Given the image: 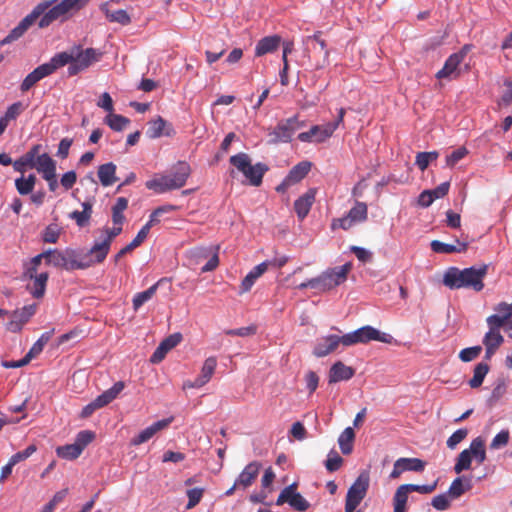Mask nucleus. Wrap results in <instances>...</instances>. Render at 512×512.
<instances>
[{
	"instance_id": "nucleus-1",
	"label": "nucleus",
	"mask_w": 512,
	"mask_h": 512,
	"mask_svg": "<svg viewBox=\"0 0 512 512\" xmlns=\"http://www.w3.org/2000/svg\"><path fill=\"white\" fill-rule=\"evenodd\" d=\"M386 336V334L380 333V331L372 326H363L342 336L328 335L318 338L313 349V354L321 358L336 351L340 345L348 347L359 343H368L372 340L388 342Z\"/></svg>"
},
{
	"instance_id": "nucleus-2",
	"label": "nucleus",
	"mask_w": 512,
	"mask_h": 512,
	"mask_svg": "<svg viewBox=\"0 0 512 512\" xmlns=\"http://www.w3.org/2000/svg\"><path fill=\"white\" fill-rule=\"evenodd\" d=\"M488 273V265L471 266L465 269L449 267L443 276V284L451 290L472 289L480 292L484 288V278Z\"/></svg>"
},
{
	"instance_id": "nucleus-3",
	"label": "nucleus",
	"mask_w": 512,
	"mask_h": 512,
	"mask_svg": "<svg viewBox=\"0 0 512 512\" xmlns=\"http://www.w3.org/2000/svg\"><path fill=\"white\" fill-rule=\"evenodd\" d=\"M190 174V165L187 162L180 161L173 167L171 173L154 177L148 180L145 186L149 190L162 194L167 191L182 188L186 184Z\"/></svg>"
},
{
	"instance_id": "nucleus-4",
	"label": "nucleus",
	"mask_w": 512,
	"mask_h": 512,
	"mask_svg": "<svg viewBox=\"0 0 512 512\" xmlns=\"http://www.w3.org/2000/svg\"><path fill=\"white\" fill-rule=\"evenodd\" d=\"M322 32L316 31L313 35L302 39L305 56L308 57L314 69H322L329 65L330 51L326 41L322 38Z\"/></svg>"
},
{
	"instance_id": "nucleus-5",
	"label": "nucleus",
	"mask_w": 512,
	"mask_h": 512,
	"mask_svg": "<svg viewBox=\"0 0 512 512\" xmlns=\"http://www.w3.org/2000/svg\"><path fill=\"white\" fill-rule=\"evenodd\" d=\"M230 163L236 167L249 180L253 186H260L268 166L264 163L251 164V159L246 153H238L230 157Z\"/></svg>"
},
{
	"instance_id": "nucleus-6",
	"label": "nucleus",
	"mask_w": 512,
	"mask_h": 512,
	"mask_svg": "<svg viewBox=\"0 0 512 512\" xmlns=\"http://www.w3.org/2000/svg\"><path fill=\"white\" fill-rule=\"evenodd\" d=\"M55 0H46L38 3L33 10L26 15L19 24L13 28L9 34L0 41V45L4 46L10 44L19 38H21L25 32L34 24V22L41 17V15L47 10Z\"/></svg>"
},
{
	"instance_id": "nucleus-7",
	"label": "nucleus",
	"mask_w": 512,
	"mask_h": 512,
	"mask_svg": "<svg viewBox=\"0 0 512 512\" xmlns=\"http://www.w3.org/2000/svg\"><path fill=\"white\" fill-rule=\"evenodd\" d=\"M472 458L479 464L486 460L485 441L481 437H476L470 443L469 448L464 449L457 457L454 471L459 474L471 467Z\"/></svg>"
},
{
	"instance_id": "nucleus-8",
	"label": "nucleus",
	"mask_w": 512,
	"mask_h": 512,
	"mask_svg": "<svg viewBox=\"0 0 512 512\" xmlns=\"http://www.w3.org/2000/svg\"><path fill=\"white\" fill-rule=\"evenodd\" d=\"M73 63L68 67V74L70 76L77 75L84 71L93 63L100 60L102 53L94 48L82 49L80 45L73 46Z\"/></svg>"
},
{
	"instance_id": "nucleus-9",
	"label": "nucleus",
	"mask_w": 512,
	"mask_h": 512,
	"mask_svg": "<svg viewBox=\"0 0 512 512\" xmlns=\"http://www.w3.org/2000/svg\"><path fill=\"white\" fill-rule=\"evenodd\" d=\"M302 126H304V122H300L296 115L291 118L281 120L272 130L269 131V143L278 144L281 142H290L295 132Z\"/></svg>"
},
{
	"instance_id": "nucleus-10",
	"label": "nucleus",
	"mask_w": 512,
	"mask_h": 512,
	"mask_svg": "<svg viewBox=\"0 0 512 512\" xmlns=\"http://www.w3.org/2000/svg\"><path fill=\"white\" fill-rule=\"evenodd\" d=\"M369 475L361 473L355 482L348 489L345 501V512H354L361 501L365 498L369 488Z\"/></svg>"
},
{
	"instance_id": "nucleus-11",
	"label": "nucleus",
	"mask_w": 512,
	"mask_h": 512,
	"mask_svg": "<svg viewBox=\"0 0 512 512\" xmlns=\"http://www.w3.org/2000/svg\"><path fill=\"white\" fill-rule=\"evenodd\" d=\"M351 270L352 264L347 262L342 266H337L324 271L318 276L320 291L330 290L344 283Z\"/></svg>"
},
{
	"instance_id": "nucleus-12",
	"label": "nucleus",
	"mask_w": 512,
	"mask_h": 512,
	"mask_svg": "<svg viewBox=\"0 0 512 512\" xmlns=\"http://www.w3.org/2000/svg\"><path fill=\"white\" fill-rule=\"evenodd\" d=\"M125 384L123 381L116 382L111 388L104 391L102 394L96 397L91 403L87 404L83 407L80 416L82 418L90 417L96 410L108 405L114 399L118 397V395L124 389Z\"/></svg>"
},
{
	"instance_id": "nucleus-13",
	"label": "nucleus",
	"mask_w": 512,
	"mask_h": 512,
	"mask_svg": "<svg viewBox=\"0 0 512 512\" xmlns=\"http://www.w3.org/2000/svg\"><path fill=\"white\" fill-rule=\"evenodd\" d=\"M37 308V304H30L14 310L10 314L11 320L5 325L6 329L12 333H19L24 325L35 315Z\"/></svg>"
},
{
	"instance_id": "nucleus-14",
	"label": "nucleus",
	"mask_w": 512,
	"mask_h": 512,
	"mask_svg": "<svg viewBox=\"0 0 512 512\" xmlns=\"http://www.w3.org/2000/svg\"><path fill=\"white\" fill-rule=\"evenodd\" d=\"M312 163L309 161H302L292 167L284 180L276 187L278 193H285L288 188L296 183H299L311 170Z\"/></svg>"
},
{
	"instance_id": "nucleus-15",
	"label": "nucleus",
	"mask_w": 512,
	"mask_h": 512,
	"mask_svg": "<svg viewBox=\"0 0 512 512\" xmlns=\"http://www.w3.org/2000/svg\"><path fill=\"white\" fill-rule=\"evenodd\" d=\"M426 463L419 458L402 457L395 461L393 470L390 473L391 479H397L405 471L422 472Z\"/></svg>"
},
{
	"instance_id": "nucleus-16",
	"label": "nucleus",
	"mask_w": 512,
	"mask_h": 512,
	"mask_svg": "<svg viewBox=\"0 0 512 512\" xmlns=\"http://www.w3.org/2000/svg\"><path fill=\"white\" fill-rule=\"evenodd\" d=\"M467 51L468 46H464L459 52L450 55L445 61L442 69L437 72L436 77L439 79L455 78L458 75L457 68L464 60Z\"/></svg>"
},
{
	"instance_id": "nucleus-17",
	"label": "nucleus",
	"mask_w": 512,
	"mask_h": 512,
	"mask_svg": "<svg viewBox=\"0 0 512 512\" xmlns=\"http://www.w3.org/2000/svg\"><path fill=\"white\" fill-rule=\"evenodd\" d=\"M37 147V152L33 157L32 169H36L42 175V178L56 172V161L47 153H40L42 146L40 144L33 145Z\"/></svg>"
},
{
	"instance_id": "nucleus-18",
	"label": "nucleus",
	"mask_w": 512,
	"mask_h": 512,
	"mask_svg": "<svg viewBox=\"0 0 512 512\" xmlns=\"http://www.w3.org/2000/svg\"><path fill=\"white\" fill-rule=\"evenodd\" d=\"M335 131V125H314L307 132L298 134V139L301 142H324L327 138L331 137Z\"/></svg>"
},
{
	"instance_id": "nucleus-19",
	"label": "nucleus",
	"mask_w": 512,
	"mask_h": 512,
	"mask_svg": "<svg viewBox=\"0 0 512 512\" xmlns=\"http://www.w3.org/2000/svg\"><path fill=\"white\" fill-rule=\"evenodd\" d=\"M92 266V261L75 249H65V270H83Z\"/></svg>"
},
{
	"instance_id": "nucleus-20",
	"label": "nucleus",
	"mask_w": 512,
	"mask_h": 512,
	"mask_svg": "<svg viewBox=\"0 0 512 512\" xmlns=\"http://www.w3.org/2000/svg\"><path fill=\"white\" fill-rule=\"evenodd\" d=\"M174 420V417L159 420L142 430L137 436L131 439V445L138 446L149 441L157 432L166 429Z\"/></svg>"
},
{
	"instance_id": "nucleus-21",
	"label": "nucleus",
	"mask_w": 512,
	"mask_h": 512,
	"mask_svg": "<svg viewBox=\"0 0 512 512\" xmlns=\"http://www.w3.org/2000/svg\"><path fill=\"white\" fill-rule=\"evenodd\" d=\"M175 133L173 126L161 116H157V118L149 122V127L146 132L147 136L151 139L160 138L161 136L172 137Z\"/></svg>"
},
{
	"instance_id": "nucleus-22",
	"label": "nucleus",
	"mask_w": 512,
	"mask_h": 512,
	"mask_svg": "<svg viewBox=\"0 0 512 512\" xmlns=\"http://www.w3.org/2000/svg\"><path fill=\"white\" fill-rule=\"evenodd\" d=\"M182 340L180 333H174L166 337L152 354L150 361L152 363H160L166 356V354L175 348Z\"/></svg>"
},
{
	"instance_id": "nucleus-23",
	"label": "nucleus",
	"mask_w": 512,
	"mask_h": 512,
	"mask_svg": "<svg viewBox=\"0 0 512 512\" xmlns=\"http://www.w3.org/2000/svg\"><path fill=\"white\" fill-rule=\"evenodd\" d=\"M354 375V368L345 365L342 361H336L329 369L328 383L333 384L340 381H348Z\"/></svg>"
},
{
	"instance_id": "nucleus-24",
	"label": "nucleus",
	"mask_w": 512,
	"mask_h": 512,
	"mask_svg": "<svg viewBox=\"0 0 512 512\" xmlns=\"http://www.w3.org/2000/svg\"><path fill=\"white\" fill-rule=\"evenodd\" d=\"M316 193V188H310L302 196L295 200L294 210L300 220H303L308 215L312 205L315 202Z\"/></svg>"
},
{
	"instance_id": "nucleus-25",
	"label": "nucleus",
	"mask_w": 512,
	"mask_h": 512,
	"mask_svg": "<svg viewBox=\"0 0 512 512\" xmlns=\"http://www.w3.org/2000/svg\"><path fill=\"white\" fill-rule=\"evenodd\" d=\"M261 469V463L252 461L245 466L242 472L236 479V484L241 486V489L246 490L256 480Z\"/></svg>"
},
{
	"instance_id": "nucleus-26",
	"label": "nucleus",
	"mask_w": 512,
	"mask_h": 512,
	"mask_svg": "<svg viewBox=\"0 0 512 512\" xmlns=\"http://www.w3.org/2000/svg\"><path fill=\"white\" fill-rule=\"evenodd\" d=\"M269 266L270 262L268 261H264L255 266L242 280L240 292L246 293L250 291L256 280L268 270Z\"/></svg>"
},
{
	"instance_id": "nucleus-27",
	"label": "nucleus",
	"mask_w": 512,
	"mask_h": 512,
	"mask_svg": "<svg viewBox=\"0 0 512 512\" xmlns=\"http://www.w3.org/2000/svg\"><path fill=\"white\" fill-rule=\"evenodd\" d=\"M431 249L433 252L441 254L463 253L468 249V243L458 239L455 241V244H447L439 240H433L431 242Z\"/></svg>"
},
{
	"instance_id": "nucleus-28",
	"label": "nucleus",
	"mask_w": 512,
	"mask_h": 512,
	"mask_svg": "<svg viewBox=\"0 0 512 512\" xmlns=\"http://www.w3.org/2000/svg\"><path fill=\"white\" fill-rule=\"evenodd\" d=\"M110 247L111 244L106 239H103L101 242H95L90 250L84 253V255L88 256L92 261L93 266L95 264L102 263L106 259L110 251Z\"/></svg>"
},
{
	"instance_id": "nucleus-29",
	"label": "nucleus",
	"mask_w": 512,
	"mask_h": 512,
	"mask_svg": "<svg viewBox=\"0 0 512 512\" xmlns=\"http://www.w3.org/2000/svg\"><path fill=\"white\" fill-rule=\"evenodd\" d=\"M73 49H69L67 51H63L60 53L55 54L49 62L44 63L46 69L48 72L53 74L57 69L64 67L65 65L69 64L72 65L73 63Z\"/></svg>"
},
{
	"instance_id": "nucleus-30",
	"label": "nucleus",
	"mask_w": 512,
	"mask_h": 512,
	"mask_svg": "<svg viewBox=\"0 0 512 512\" xmlns=\"http://www.w3.org/2000/svg\"><path fill=\"white\" fill-rule=\"evenodd\" d=\"M48 279V272H41L39 276L29 280L26 288L34 298L41 299L45 295Z\"/></svg>"
},
{
	"instance_id": "nucleus-31",
	"label": "nucleus",
	"mask_w": 512,
	"mask_h": 512,
	"mask_svg": "<svg viewBox=\"0 0 512 512\" xmlns=\"http://www.w3.org/2000/svg\"><path fill=\"white\" fill-rule=\"evenodd\" d=\"M280 43L281 37L279 35L266 36L257 42L255 55L260 57L267 53H272L278 49Z\"/></svg>"
},
{
	"instance_id": "nucleus-32",
	"label": "nucleus",
	"mask_w": 512,
	"mask_h": 512,
	"mask_svg": "<svg viewBox=\"0 0 512 512\" xmlns=\"http://www.w3.org/2000/svg\"><path fill=\"white\" fill-rule=\"evenodd\" d=\"M49 75L50 73L46 69L45 65H39L24 78L20 85L21 92L24 93L29 91L37 82Z\"/></svg>"
},
{
	"instance_id": "nucleus-33",
	"label": "nucleus",
	"mask_w": 512,
	"mask_h": 512,
	"mask_svg": "<svg viewBox=\"0 0 512 512\" xmlns=\"http://www.w3.org/2000/svg\"><path fill=\"white\" fill-rule=\"evenodd\" d=\"M97 175L102 186H112L118 178L116 177V165L112 162L102 164L98 167Z\"/></svg>"
},
{
	"instance_id": "nucleus-34",
	"label": "nucleus",
	"mask_w": 512,
	"mask_h": 512,
	"mask_svg": "<svg viewBox=\"0 0 512 512\" xmlns=\"http://www.w3.org/2000/svg\"><path fill=\"white\" fill-rule=\"evenodd\" d=\"M41 16L38 22V26L41 29L48 27L58 19H61V21L67 20L59 4L51 5Z\"/></svg>"
},
{
	"instance_id": "nucleus-35",
	"label": "nucleus",
	"mask_w": 512,
	"mask_h": 512,
	"mask_svg": "<svg viewBox=\"0 0 512 512\" xmlns=\"http://www.w3.org/2000/svg\"><path fill=\"white\" fill-rule=\"evenodd\" d=\"M108 5L109 2H105L100 6L101 11L105 14L108 21L119 23L123 26L131 23V17L125 10L119 9L116 11H110L108 9Z\"/></svg>"
},
{
	"instance_id": "nucleus-36",
	"label": "nucleus",
	"mask_w": 512,
	"mask_h": 512,
	"mask_svg": "<svg viewBox=\"0 0 512 512\" xmlns=\"http://www.w3.org/2000/svg\"><path fill=\"white\" fill-rule=\"evenodd\" d=\"M25 108L26 106H24L20 101L13 103L7 108L4 116L0 118V135L4 133L9 121L15 120L25 110Z\"/></svg>"
},
{
	"instance_id": "nucleus-37",
	"label": "nucleus",
	"mask_w": 512,
	"mask_h": 512,
	"mask_svg": "<svg viewBox=\"0 0 512 512\" xmlns=\"http://www.w3.org/2000/svg\"><path fill=\"white\" fill-rule=\"evenodd\" d=\"M354 439L355 432L351 427L345 428L344 431L340 434L338 438V444L341 449V452L344 455H349L352 453Z\"/></svg>"
},
{
	"instance_id": "nucleus-38",
	"label": "nucleus",
	"mask_w": 512,
	"mask_h": 512,
	"mask_svg": "<svg viewBox=\"0 0 512 512\" xmlns=\"http://www.w3.org/2000/svg\"><path fill=\"white\" fill-rule=\"evenodd\" d=\"M37 152V147H31L26 153L20 158L12 162L15 171L24 173L27 168L32 169L33 157Z\"/></svg>"
},
{
	"instance_id": "nucleus-39",
	"label": "nucleus",
	"mask_w": 512,
	"mask_h": 512,
	"mask_svg": "<svg viewBox=\"0 0 512 512\" xmlns=\"http://www.w3.org/2000/svg\"><path fill=\"white\" fill-rule=\"evenodd\" d=\"M37 178L34 174H29L28 177L21 176L15 179V187L20 195H28L32 193L36 184Z\"/></svg>"
},
{
	"instance_id": "nucleus-40",
	"label": "nucleus",
	"mask_w": 512,
	"mask_h": 512,
	"mask_svg": "<svg viewBox=\"0 0 512 512\" xmlns=\"http://www.w3.org/2000/svg\"><path fill=\"white\" fill-rule=\"evenodd\" d=\"M216 366H217V359L216 357H208L205 361H204V364L202 366V369H201V373L200 375L197 377L199 379V383L198 385H205L206 383H208L210 381V379L212 378L214 372H215V369H216Z\"/></svg>"
},
{
	"instance_id": "nucleus-41",
	"label": "nucleus",
	"mask_w": 512,
	"mask_h": 512,
	"mask_svg": "<svg viewBox=\"0 0 512 512\" xmlns=\"http://www.w3.org/2000/svg\"><path fill=\"white\" fill-rule=\"evenodd\" d=\"M82 207V211H73L70 214V218L74 219L79 227L86 226L92 214V204L90 202H83Z\"/></svg>"
},
{
	"instance_id": "nucleus-42",
	"label": "nucleus",
	"mask_w": 512,
	"mask_h": 512,
	"mask_svg": "<svg viewBox=\"0 0 512 512\" xmlns=\"http://www.w3.org/2000/svg\"><path fill=\"white\" fill-rule=\"evenodd\" d=\"M82 452L81 447H79L75 442L73 444L59 446L56 449L57 456L66 460L77 459Z\"/></svg>"
},
{
	"instance_id": "nucleus-43",
	"label": "nucleus",
	"mask_w": 512,
	"mask_h": 512,
	"mask_svg": "<svg viewBox=\"0 0 512 512\" xmlns=\"http://www.w3.org/2000/svg\"><path fill=\"white\" fill-rule=\"evenodd\" d=\"M489 365L484 362L478 363L474 368L473 377L469 380L471 388H478L482 385L485 376L489 372Z\"/></svg>"
},
{
	"instance_id": "nucleus-44",
	"label": "nucleus",
	"mask_w": 512,
	"mask_h": 512,
	"mask_svg": "<svg viewBox=\"0 0 512 512\" xmlns=\"http://www.w3.org/2000/svg\"><path fill=\"white\" fill-rule=\"evenodd\" d=\"M128 207V200L125 197H119L112 207V221L114 225H122L125 217L123 215L124 210Z\"/></svg>"
},
{
	"instance_id": "nucleus-45",
	"label": "nucleus",
	"mask_w": 512,
	"mask_h": 512,
	"mask_svg": "<svg viewBox=\"0 0 512 512\" xmlns=\"http://www.w3.org/2000/svg\"><path fill=\"white\" fill-rule=\"evenodd\" d=\"M409 492L400 485L393 497L394 512H406V505Z\"/></svg>"
},
{
	"instance_id": "nucleus-46",
	"label": "nucleus",
	"mask_w": 512,
	"mask_h": 512,
	"mask_svg": "<svg viewBox=\"0 0 512 512\" xmlns=\"http://www.w3.org/2000/svg\"><path fill=\"white\" fill-rule=\"evenodd\" d=\"M47 264L65 269V250L49 249L45 251Z\"/></svg>"
},
{
	"instance_id": "nucleus-47",
	"label": "nucleus",
	"mask_w": 512,
	"mask_h": 512,
	"mask_svg": "<svg viewBox=\"0 0 512 512\" xmlns=\"http://www.w3.org/2000/svg\"><path fill=\"white\" fill-rule=\"evenodd\" d=\"M158 284H154L143 292L135 294L133 297V309L137 311L144 303L149 301L156 293Z\"/></svg>"
},
{
	"instance_id": "nucleus-48",
	"label": "nucleus",
	"mask_w": 512,
	"mask_h": 512,
	"mask_svg": "<svg viewBox=\"0 0 512 512\" xmlns=\"http://www.w3.org/2000/svg\"><path fill=\"white\" fill-rule=\"evenodd\" d=\"M105 123L114 131H122L130 120L122 115L110 113L106 116Z\"/></svg>"
},
{
	"instance_id": "nucleus-49",
	"label": "nucleus",
	"mask_w": 512,
	"mask_h": 512,
	"mask_svg": "<svg viewBox=\"0 0 512 512\" xmlns=\"http://www.w3.org/2000/svg\"><path fill=\"white\" fill-rule=\"evenodd\" d=\"M58 4L67 19H69L75 12L84 8V0H62Z\"/></svg>"
},
{
	"instance_id": "nucleus-50",
	"label": "nucleus",
	"mask_w": 512,
	"mask_h": 512,
	"mask_svg": "<svg viewBox=\"0 0 512 512\" xmlns=\"http://www.w3.org/2000/svg\"><path fill=\"white\" fill-rule=\"evenodd\" d=\"M439 156L437 151L419 152L416 155V165L421 171H424L429 166L430 162L436 160Z\"/></svg>"
},
{
	"instance_id": "nucleus-51",
	"label": "nucleus",
	"mask_w": 512,
	"mask_h": 512,
	"mask_svg": "<svg viewBox=\"0 0 512 512\" xmlns=\"http://www.w3.org/2000/svg\"><path fill=\"white\" fill-rule=\"evenodd\" d=\"M368 208L364 202H356L355 205L349 210L348 215L355 222H363L367 219Z\"/></svg>"
},
{
	"instance_id": "nucleus-52",
	"label": "nucleus",
	"mask_w": 512,
	"mask_h": 512,
	"mask_svg": "<svg viewBox=\"0 0 512 512\" xmlns=\"http://www.w3.org/2000/svg\"><path fill=\"white\" fill-rule=\"evenodd\" d=\"M343 462V458L337 453V451L331 450L325 461V467L329 472H335L341 468Z\"/></svg>"
},
{
	"instance_id": "nucleus-53",
	"label": "nucleus",
	"mask_w": 512,
	"mask_h": 512,
	"mask_svg": "<svg viewBox=\"0 0 512 512\" xmlns=\"http://www.w3.org/2000/svg\"><path fill=\"white\" fill-rule=\"evenodd\" d=\"M54 333V330H51V331H48V332H45L43 333L39 339L32 345V347L30 348V355H34L35 357L37 355H39L43 349H44V346L49 342V340L51 339L52 335Z\"/></svg>"
},
{
	"instance_id": "nucleus-54",
	"label": "nucleus",
	"mask_w": 512,
	"mask_h": 512,
	"mask_svg": "<svg viewBox=\"0 0 512 512\" xmlns=\"http://www.w3.org/2000/svg\"><path fill=\"white\" fill-rule=\"evenodd\" d=\"M296 490H297L296 483H292L291 485L285 487L279 494V496L276 500V505L281 506L284 503L290 504V501L293 498V496L298 493Z\"/></svg>"
},
{
	"instance_id": "nucleus-55",
	"label": "nucleus",
	"mask_w": 512,
	"mask_h": 512,
	"mask_svg": "<svg viewBox=\"0 0 512 512\" xmlns=\"http://www.w3.org/2000/svg\"><path fill=\"white\" fill-rule=\"evenodd\" d=\"M503 342L504 338L499 331H488L483 338L484 346L499 348Z\"/></svg>"
},
{
	"instance_id": "nucleus-56",
	"label": "nucleus",
	"mask_w": 512,
	"mask_h": 512,
	"mask_svg": "<svg viewBox=\"0 0 512 512\" xmlns=\"http://www.w3.org/2000/svg\"><path fill=\"white\" fill-rule=\"evenodd\" d=\"M481 352H482L481 346H473V347L464 348L460 351L459 358L463 362H470V361L478 358V356L481 354Z\"/></svg>"
},
{
	"instance_id": "nucleus-57",
	"label": "nucleus",
	"mask_w": 512,
	"mask_h": 512,
	"mask_svg": "<svg viewBox=\"0 0 512 512\" xmlns=\"http://www.w3.org/2000/svg\"><path fill=\"white\" fill-rule=\"evenodd\" d=\"M469 488V485L468 487L465 488L462 482V478L458 477L454 479L453 482L451 483L448 490V494L451 498L456 499L463 495L465 491L468 490Z\"/></svg>"
},
{
	"instance_id": "nucleus-58",
	"label": "nucleus",
	"mask_w": 512,
	"mask_h": 512,
	"mask_svg": "<svg viewBox=\"0 0 512 512\" xmlns=\"http://www.w3.org/2000/svg\"><path fill=\"white\" fill-rule=\"evenodd\" d=\"M60 236V230L57 225H48L42 234L45 243H56Z\"/></svg>"
},
{
	"instance_id": "nucleus-59",
	"label": "nucleus",
	"mask_w": 512,
	"mask_h": 512,
	"mask_svg": "<svg viewBox=\"0 0 512 512\" xmlns=\"http://www.w3.org/2000/svg\"><path fill=\"white\" fill-rule=\"evenodd\" d=\"M203 493H204V489H202V488L189 489L187 491L188 503L186 505V508L192 509L196 505H198V503L201 501V499L203 497Z\"/></svg>"
},
{
	"instance_id": "nucleus-60",
	"label": "nucleus",
	"mask_w": 512,
	"mask_h": 512,
	"mask_svg": "<svg viewBox=\"0 0 512 512\" xmlns=\"http://www.w3.org/2000/svg\"><path fill=\"white\" fill-rule=\"evenodd\" d=\"M95 438V433L90 430H83L80 431L75 439V443L81 447V450L83 451L85 447L90 444Z\"/></svg>"
},
{
	"instance_id": "nucleus-61",
	"label": "nucleus",
	"mask_w": 512,
	"mask_h": 512,
	"mask_svg": "<svg viewBox=\"0 0 512 512\" xmlns=\"http://www.w3.org/2000/svg\"><path fill=\"white\" fill-rule=\"evenodd\" d=\"M467 154H468V150L465 147H460V148L454 150L451 154L446 156V165L448 167L455 166Z\"/></svg>"
},
{
	"instance_id": "nucleus-62",
	"label": "nucleus",
	"mask_w": 512,
	"mask_h": 512,
	"mask_svg": "<svg viewBox=\"0 0 512 512\" xmlns=\"http://www.w3.org/2000/svg\"><path fill=\"white\" fill-rule=\"evenodd\" d=\"M468 435L466 428L456 430L447 440V446L454 449L460 442H462Z\"/></svg>"
},
{
	"instance_id": "nucleus-63",
	"label": "nucleus",
	"mask_w": 512,
	"mask_h": 512,
	"mask_svg": "<svg viewBox=\"0 0 512 512\" xmlns=\"http://www.w3.org/2000/svg\"><path fill=\"white\" fill-rule=\"evenodd\" d=\"M210 250L205 247H196L188 251L189 259L195 264L209 256Z\"/></svg>"
},
{
	"instance_id": "nucleus-64",
	"label": "nucleus",
	"mask_w": 512,
	"mask_h": 512,
	"mask_svg": "<svg viewBox=\"0 0 512 512\" xmlns=\"http://www.w3.org/2000/svg\"><path fill=\"white\" fill-rule=\"evenodd\" d=\"M509 431L508 430H502L500 431L491 441L490 447L491 449H499L501 447H504L509 442Z\"/></svg>"
}]
</instances>
